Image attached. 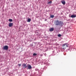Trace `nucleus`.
Returning a JSON list of instances; mask_svg holds the SVG:
<instances>
[{"label":"nucleus","mask_w":76,"mask_h":76,"mask_svg":"<svg viewBox=\"0 0 76 76\" xmlns=\"http://www.w3.org/2000/svg\"><path fill=\"white\" fill-rule=\"evenodd\" d=\"M32 68V67L31 66V65H29L28 66V68H27V69H30Z\"/></svg>","instance_id":"nucleus-5"},{"label":"nucleus","mask_w":76,"mask_h":76,"mask_svg":"<svg viewBox=\"0 0 76 76\" xmlns=\"http://www.w3.org/2000/svg\"><path fill=\"white\" fill-rule=\"evenodd\" d=\"M52 3V1H49V2L48 3V4H51Z\"/></svg>","instance_id":"nucleus-15"},{"label":"nucleus","mask_w":76,"mask_h":76,"mask_svg":"<svg viewBox=\"0 0 76 76\" xmlns=\"http://www.w3.org/2000/svg\"><path fill=\"white\" fill-rule=\"evenodd\" d=\"M61 2L62 4H63L64 5L65 4H66V2L64 0L61 1Z\"/></svg>","instance_id":"nucleus-6"},{"label":"nucleus","mask_w":76,"mask_h":76,"mask_svg":"<svg viewBox=\"0 0 76 76\" xmlns=\"http://www.w3.org/2000/svg\"><path fill=\"white\" fill-rule=\"evenodd\" d=\"M31 21V19L30 18L28 19V22H30Z\"/></svg>","instance_id":"nucleus-12"},{"label":"nucleus","mask_w":76,"mask_h":76,"mask_svg":"<svg viewBox=\"0 0 76 76\" xmlns=\"http://www.w3.org/2000/svg\"><path fill=\"white\" fill-rule=\"evenodd\" d=\"M58 37H60L61 36V35L60 34H59L58 35Z\"/></svg>","instance_id":"nucleus-17"},{"label":"nucleus","mask_w":76,"mask_h":76,"mask_svg":"<svg viewBox=\"0 0 76 76\" xmlns=\"http://www.w3.org/2000/svg\"><path fill=\"white\" fill-rule=\"evenodd\" d=\"M76 17V15H72L71 16V17L72 18H75Z\"/></svg>","instance_id":"nucleus-8"},{"label":"nucleus","mask_w":76,"mask_h":76,"mask_svg":"<svg viewBox=\"0 0 76 76\" xmlns=\"http://www.w3.org/2000/svg\"><path fill=\"white\" fill-rule=\"evenodd\" d=\"M9 20L10 22H12L13 21L12 20V19H9Z\"/></svg>","instance_id":"nucleus-14"},{"label":"nucleus","mask_w":76,"mask_h":76,"mask_svg":"<svg viewBox=\"0 0 76 76\" xmlns=\"http://www.w3.org/2000/svg\"><path fill=\"white\" fill-rule=\"evenodd\" d=\"M37 53H34L33 54V56H37Z\"/></svg>","instance_id":"nucleus-13"},{"label":"nucleus","mask_w":76,"mask_h":76,"mask_svg":"<svg viewBox=\"0 0 76 76\" xmlns=\"http://www.w3.org/2000/svg\"><path fill=\"white\" fill-rule=\"evenodd\" d=\"M59 23H60V25L61 24V26L62 24L63 25V23L61 21H60Z\"/></svg>","instance_id":"nucleus-10"},{"label":"nucleus","mask_w":76,"mask_h":76,"mask_svg":"<svg viewBox=\"0 0 76 76\" xmlns=\"http://www.w3.org/2000/svg\"><path fill=\"white\" fill-rule=\"evenodd\" d=\"M55 24L56 25H60V22H59L58 20H57L55 22Z\"/></svg>","instance_id":"nucleus-2"},{"label":"nucleus","mask_w":76,"mask_h":76,"mask_svg":"<svg viewBox=\"0 0 76 76\" xmlns=\"http://www.w3.org/2000/svg\"><path fill=\"white\" fill-rule=\"evenodd\" d=\"M22 66H23V69L26 68L27 67L26 65V64H23L22 65Z\"/></svg>","instance_id":"nucleus-4"},{"label":"nucleus","mask_w":76,"mask_h":76,"mask_svg":"<svg viewBox=\"0 0 76 76\" xmlns=\"http://www.w3.org/2000/svg\"><path fill=\"white\" fill-rule=\"evenodd\" d=\"M8 47L7 45L4 46L3 47V50H8Z\"/></svg>","instance_id":"nucleus-3"},{"label":"nucleus","mask_w":76,"mask_h":76,"mask_svg":"<svg viewBox=\"0 0 76 76\" xmlns=\"http://www.w3.org/2000/svg\"><path fill=\"white\" fill-rule=\"evenodd\" d=\"M18 65L19 66V67H20V66H21V64H18Z\"/></svg>","instance_id":"nucleus-16"},{"label":"nucleus","mask_w":76,"mask_h":76,"mask_svg":"<svg viewBox=\"0 0 76 76\" xmlns=\"http://www.w3.org/2000/svg\"><path fill=\"white\" fill-rule=\"evenodd\" d=\"M45 21H47V19H45Z\"/></svg>","instance_id":"nucleus-18"},{"label":"nucleus","mask_w":76,"mask_h":76,"mask_svg":"<svg viewBox=\"0 0 76 76\" xmlns=\"http://www.w3.org/2000/svg\"><path fill=\"white\" fill-rule=\"evenodd\" d=\"M54 30V28H52L50 29V31H53Z\"/></svg>","instance_id":"nucleus-9"},{"label":"nucleus","mask_w":76,"mask_h":76,"mask_svg":"<svg viewBox=\"0 0 76 76\" xmlns=\"http://www.w3.org/2000/svg\"><path fill=\"white\" fill-rule=\"evenodd\" d=\"M69 45V44L68 43H66L62 44V47L63 48V49H66L67 47H68V46Z\"/></svg>","instance_id":"nucleus-1"},{"label":"nucleus","mask_w":76,"mask_h":76,"mask_svg":"<svg viewBox=\"0 0 76 76\" xmlns=\"http://www.w3.org/2000/svg\"><path fill=\"white\" fill-rule=\"evenodd\" d=\"M13 23H9V26L10 27L13 26Z\"/></svg>","instance_id":"nucleus-7"},{"label":"nucleus","mask_w":76,"mask_h":76,"mask_svg":"<svg viewBox=\"0 0 76 76\" xmlns=\"http://www.w3.org/2000/svg\"><path fill=\"white\" fill-rule=\"evenodd\" d=\"M54 17V15H51L50 16V18H53Z\"/></svg>","instance_id":"nucleus-11"}]
</instances>
